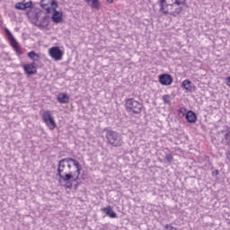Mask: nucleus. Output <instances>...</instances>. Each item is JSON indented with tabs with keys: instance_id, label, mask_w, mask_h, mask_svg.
Wrapping results in <instances>:
<instances>
[{
	"instance_id": "4be33fe9",
	"label": "nucleus",
	"mask_w": 230,
	"mask_h": 230,
	"mask_svg": "<svg viewBox=\"0 0 230 230\" xmlns=\"http://www.w3.org/2000/svg\"><path fill=\"white\" fill-rule=\"evenodd\" d=\"M165 159L167 163H172V161H173V156L171 154H167Z\"/></svg>"
},
{
	"instance_id": "0eeeda50",
	"label": "nucleus",
	"mask_w": 230,
	"mask_h": 230,
	"mask_svg": "<svg viewBox=\"0 0 230 230\" xmlns=\"http://www.w3.org/2000/svg\"><path fill=\"white\" fill-rule=\"evenodd\" d=\"M5 33L8 37V40L11 43V46L15 49L16 53H19L20 55L22 53L21 51V47H19V43L17 42V40L13 37V34H12V31L10 30L5 29Z\"/></svg>"
},
{
	"instance_id": "7ed1b4c3",
	"label": "nucleus",
	"mask_w": 230,
	"mask_h": 230,
	"mask_svg": "<svg viewBox=\"0 0 230 230\" xmlns=\"http://www.w3.org/2000/svg\"><path fill=\"white\" fill-rule=\"evenodd\" d=\"M125 107L129 114H141L143 112V104L134 98L127 99Z\"/></svg>"
},
{
	"instance_id": "20e7f679",
	"label": "nucleus",
	"mask_w": 230,
	"mask_h": 230,
	"mask_svg": "<svg viewBox=\"0 0 230 230\" xmlns=\"http://www.w3.org/2000/svg\"><path fill=\"white\" fill-rule=\"evenodd\" d=\"M106 139L109 145H111V146L118 147L123 145V138H121V135L116 131L108 130L106 133Z\"/></svg>"
},
{
	"instance_id": "dca6fc26",
	"label": "nucleus",
	"mask_w": 230,
	"mask_h": 230,
	"mask_svg": "<svg viewBox=\"0 0 230 230\" xmlns=\"http://www.w3.org/2000/svg\"><path fill=\"white\" fill-rule=\"evenodd\" d=\"M27 57L32 60V64H34V66H37V62H39V54L35 53V51H31L27 54Z\"/></svg>"
},
{
	"instance_id": "4468645a",
	"label": "nucleus",
	"mask_w": 230,
	"mask_h": 230,
	"mask_svg": "<svg viewBox=\"0 0 230 230\" xmlns=\"http://www.w3.org/2000/svg\"><path fill=\"white\" fill-rule=\"evenodd\" d=\"M57 100L58 103H69V95H67V93H60L58 95Z\"/></svg>"
},
{
	"instance_id": "39448f33",
	"label": "nucleus",
	"mask_w": 230,
	"mask_h": 230,
	"mask_svg": "<svg viewBox=\"0 0 230 230\" xmlns=\"http://www.w3.org/2000/svg\"><path fill=\"white\" fill-rule=\"evenodd\" d=\"M42 120L45 122L49 130H55L57 128V123L50 111H45L42 113Z\"/></svg>"
},
{
	"instance_id": "f257e3e1",
	"label": "nucleus",
	"mask_w": 230,
	"mask_h": 230,
	"mask_svg": "<svg viewBox=\"0 0 230 230\" xmlns=\"http://www.w3.org/2000/svg\"><path fill=\"white\" fill-rule=\"evenodd\" d=\"M58 177L59 182H66L65 188L71 190L73 184L69 181H78L80 173L82 172V165L80 162L71 157L63 158L58 162Z\"/></svg>"
},
{
	"instance_id": "f03ea898",
	"label": "nucleus",
	"mask_w": 230,
	"mask_h": 230,
	"mask_svg": "<svg viewBox=\"0 0 230 230\" xmlns=\"http://www.w3.org/2000/svg\"><path fill=\"white\" fill-rule=\"evenodd\" d=\"M158 4L162 13L168 15L170 11H168L167 8L168 6H171V8L173 9V11L171 12V14L173 15V17H177V15L182 12V6L181 5L186 4V0H158Z\"/></svg>"
},
{
	"instance_id": "f3484780",
	"label": "nucleus",
	"mask_w": 230,
	"mask_h": 230,
	"mask_svg": "<svg viewBox=\"0 0 230 230\" xmlns=\"http://www.w3.org/2000/svg\"><path fill=\"white\" fill-rule=\"evenodd\" d=\"M181 84L186 91L191 92L193 90V84L188 79L184 80Z\"/></svg>"
},
{
	"instance_id": "6ab92c4d",
	"label": "nucleus",
	"mask_w": 230,
	"mask_h": 230,
	"mask_svg": "<svg viewBox=\"0 0 230 230\" xmlns=\"http://www.w3.org/2000/svg\"><path fill=\"white\" fill-rule=\"evenodd\" d=\"M49 22H48V16H43L40 22V26L46 28Z\"/></svg>"
},
{
	"instance_id": "a878e982",
	"label": "nucleus",
	"mask_w": 230,
	"mask_h": 230,
	"mask_svg": "<svg viewBox=\"0 0 230 230\" xmlns=\"http://www.w3.org/2000/svg\"><path fill=\"white\" fill-rule=\"evenodd\" d=\"M93 0H84L85 3L89 4L92 3Z\"/></svg>"
},
{
	"instance_id": "9b49d317",
	"label": "nucleus",
	"mask_w": 230,
	"mask_h": 230,
	"mask_svg": "<svg viewBox=\"0 0 230 230\" xmlns=\"http://www.w3.org/2000/svg\"><path fill=\"white\" fill-rule=\"evenodd\" d=\"M33 6V2L29 1L27 3H17L14 7L16 10H28V8H31Z\"/></svg>"
},
{
	"instance_id": "6e6552de",
	"label": "nucleus",
	"mask_w": 230,
	"mask_h": 230,
	"mask_svg": "<svg viewBox=\"0 0 230 230\" xmlns=\"http://www.w3.org/2000/svg\"><path fill=\"white\" fill-rule=\"evenodd\" d=\"M49 56L53 60L60 61L62 57H64V52H62L59 47H52L49 49Z\"/></svg>"
},
{
	"instance_id": "1a4fd4ad",
	"label": "nucleus",
	"mask_w": 230,
	"mask_h": 230,
	"mask_svg": "<svg viewBox=\"0 0 230 230\" xmlns=\"http://www.w3.org/2000/svg\"><path fill=\"white\" fill-rule=\"evenodd\" d=\"M159 82L162 85H172L173 78L168 74H163L159 75Z\"/></svg>"
},
{
	"instance_id": "393cba45",
	"label": "nucleus",
	"mask_w": 230,
	"mask_h": 230,
	"mask_svg": "<svg viewBox=\"0 0 230 230\" xmlns=\"http://www.w3.org/2000/svg\"><path fill=\"white\" fill-rule=\"evenodd\" d=\"M212 175H213V176L218 175V170H215V171L212 172Z\"/></svg>"
},
{
	"instance_id": "9d476101",
	"label": "nucleus",
	"mask_w": 230,
	"mask_h": 230,
	"mask_svg": "<svg viewBox=\"0 0 230 230\" xmlns=\"http://www.w3.org/2000/svg\"><path fill=\"white\" fill-rule=\"evenodd\" d=\"M39 66V65H36ZM23 70L27 75H35L37 73V68H35V64H27L23 66Z\"/></svg>"
},
{
	"instance_id": "f8f14e48",
	"label": "nucleus",
	"mask_w": 230,
	"mask_h": 230,
	"mask_svg": "<svg viewBox=\"0 0 230 230\" xmlns=\"http://www.w3.org/2000/svg\"><path fill=\"white\" fill-rule=\"evenodd\" d=\"M103 213H105V215L107 217H110V218H117L118 217V214H116V212H114V210H112V207L108 206L106 208H104L102 209Z\"/></svg>"
},
{
	"instance_id": "5701e85b",
	"label": "nucleus",
	"mask_w": 230,
	"mask_h": 230,
	"mask_svg": "<svg viewBox=\"0 0 230 230\" xmlns=\"http://www.w3.org/2000/svg\"><path fill=\"white\" fill-rule=\"evenodd\" d=\"M164 230H177V228L172 226L171 225H165Z\"/></svg>"
},
{
	"instance_id": "ddd939ff",
	"label": "nucleus",
	"mask_w": 230,
	"mask_h": 230,
	"mask_svg": "<svg viewBox=\"0 0 230 230\" xmlns=\"http://www.w3.org/2000/svg\"><path fill=\"white\" fill-rule=\"evenodd\" d=\"M51 13H54L52 15L53 22H56L57 24L60 23L62 21V13L58 12L57 9H55V11H51Z\"/></svg>"
},
{
	"instance_id": "2eb2a0df",
	"label": "nucleus",
	"mask_w": 230,
	"mask_h": 230,
	"mask_svg": "<svg viewBox=\"0 0 230 230\" xmlns=\"http://www.w3.org/2000/svg\"><path fill=\"white\" fill-rule=\"evenodd\" d=\"M185 118L188 123H195L197 121V114L191 111L186 113Z\"/></svg>"
},
{
	"instance_id": "bb28decb",
	"label": "nucleus",
	"mask_w": 230,
	"mask_h": 230,
	"mask_svg": "<svg viewBox=\"0 0 230 230\" xmlns=\"http://www.w3.org/2000/svg\"><path fill=\"white\" fill-rule=\"evenodd\" d=\"M111 3H112V0H111Z\"/></svg>"
},
{
	"instance_id": "412c9836",
	"label": "nucleus",
	"mask_w": 230,
	"mask_h": 230,
	"mask_svg": "<svg viewBox=\"0 0 230 230\" xmlns=\"http://www.w3.org/2000/svg\"><path fill=\"white\" fill-rule=\"evenodd\" d=\"M226 145H230V130L225 135Z\"/></svg>"
},
{
	"instance_id": "b1692460",
	"label": "nucleus",
	"mask_w": 230,
	"mask_h": 230,
	"mask_svg": "<svg viewBox=\"0 0 230 230\" xmlns=\"http://www.w3.org/2000/svg\"><path fill=\"white\" fill-rule=\"evenodd\" d=\"M71 163H73V162L72 161H67V163H66V168L68 170H71Z\"/></svg>"
},
{
	"instance_id": "a211bd4d",
	"label": "nucleus",
	"mask_w": 230,
	"mask_h": 230,
	"mask_svg": "<svg viewBox=\"0 0 230 230\" xmlns=\"http://www.w3.org/2000/svg\"><path fill=\"white\" fill-rule=\"evenodd\" d=\"M91 8H93V10H100V1L92 0Z\"/></svg>"
},
{
	"instance_id": "423d86ee",
	"label": "nucleus",
	"mask_w": 230,
	"mask_h": 230,
	"mask_svg": "<svg viewBox=\"0 0 230 230\" xmlns=\"http://www.w3.org/2000/svg\"><path fill=\"white\" fill-rule=\"evenodd\" d=\"M40 6L46 10L47 13H51V12H55L58 8V3H57V0H41Z\"/></svg>"
},
{
	"instance_id": "aec40b11",
	"label": "nucleus",
	"mask_w": 230,
	"mask_h": 230,
	"mask_svg": "<svg viewBox=\"0 0 230 230\" xmlns=\"http://www.w3.org/2000/svg\"><path fill=\"white\" fill-rule=\"evenodd\" d=\"M163 102H164V103L170 105V102H172V100L170 99V95H168V94L164 95Z\"/></svg>"
}]
</instances>
